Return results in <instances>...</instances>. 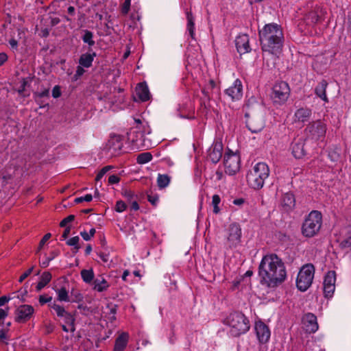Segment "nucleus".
Masks as SVG:
<instances>
[{
    "mask_svg": "<svg viewBox=\"0 0 351 351\" xmlns=\"http://www.w3.org/2000/svg\"><path fill=\"white\" fill-rule=\"evenodd\" d=\"M261 283L268 287H275L282 283L287 272L284 263L276 254L264 256L258 267Z\"/></svg>",
    "mask_w": 351,
    "mask_h": 351,
    "instance_id": "1",
    "label": "nucleus"
},
{
    "mask_svg": "<svg viewBox=\"0 0 351 351\" xmlns=\"http://www.w3.org/2000/svg\"><path fill=\"white\" fill-rule=\"evenodd\" d=\"M259 40L263 51L278 56L282 51L284 34L280 25L268 23L259 29Z\"/></svg>",
    "mask_w": 351,
    "mask_h": 351,
    "instance_id": "2",
    "label": "nucleus"
},
{
    "mask_svg": "<svg viewBox=\"0 0 351 351\" xmlns=\"http://www.w3.org/2000/svg\"><path fill=\"white\" fill-rule=\"evenodd\" d=\"M230 328L229 332L233 337H239L246 333L250 328L249 319L241 312L230 313L223 321Z\"/></svg>",
    "mask_w": 351,
    "mask_h": 351,
    "instance_id": "3",
    "label": "nucleus"
},
{
    "mask_svg": "<svg viewBox=\"0 0 351 351\" xmlns=\"http://www.w3.org/2000/svg\"><path fill=\"white\" fill-rule=\"evenodd\" d=\"M269 169L265 162L256 163L247 175L248 184L254 189L263 188L265 180L269 177Z\"/></svg>",
    "mask_w": 351,
    "mask_h": 351,
    "instance_id": "4",
    "label": "nucleus"
},
{
    "mask_svg": "<svg viewBox=\"0 0 351 351\" xmlns=\"http://www.w3.org/2000/svg\"><path fill=\"white\" fill-rule=\"evenodd\" d=\"M322 215L318 210H312L305 218L302 226V233L305 237L315 236L321 228Z\"/></svg>",
    "mask_w": 351,
    "mask_h": 351,
    "instance_id": "5",
    "label": "nucleus"
},
{
    "mask_svg": "<svg viewBox=\"0 0 351 351\" xmlns=\"http://www.w3.org/2000/svg\"><path fill=\"white\" fill-rule=\"evenodd\" d=\"M315 273L314 266L311 264L305 265L300 270L296 280L298 289L302 291H306L311 285Z\"/></svg>",
    "mask_w": 351,
    "mask_h": 351,
    "instance_id": "6",
    "label": "nucleus"
},
{
    "mask_svg": "<svg viewBox=\"0 0 351 351\" xmlns=\"http://www.w3.org/2000/svg\"><path fill=\"white\" fill-rule=\"evenodd\" d=\"M290 95V88L285 82L276 83L273 86L271 98L276 104H285Z\"/></svg>",
    "mask_w": 351,
    "mask_h": 351,
    "instance_id": "7",
    "label": "nucleus"
},
{
    "mask_svg": "<svg viewBox=\"0 0 351 351\" xmlns=\"http://www.w3.org/2000/svg\"><path fill=\"white\" fill-rule=\"evenodd\" d=\"M242 231L239 223H231L227 230V245L229 247H236L241 243Z\"/></svg>",
    "mask_w": 351,
    "mask_h": 351,
    "instance_id": "8",
    "label": "nucleus"
},
{
    "mask_svg": "<svg viewBox=\"0 0 351 351\" xmlns=\"http://www.w3.org/2000/svg\"><path fill=\"white\" fill-rule=\"evenodd\" d=\"M223 165L226 173L235 174L240 169L239 156L233 152L226 153L224 156Z\"/></svg>",
    "mask_w": 351,
    "mask_h": 351,
    "instance_id": "9",
    "label": "nucleus"
},
{
    "mask_svg": "<svg viewBox=\"0 0 351 351\" xmlns=\"http://www.w3.org/2000/svg\"><path fill=\"white\" fill-rule=\"evenodd\" d=\"M306 131L313 139L318 140L324 136L326 128L323 122L317 121L310 123L306 128Z\"/></svg>",
    "mask_w": 351,
    "mask_h": 351,
    "instance_id": "10",
    "label": "nucleus"
},
{
    "mask_svg": "<svg viewBox=\"0 0 351 351\" xmlns=\"http://www.w3.org/2000/svg\"><path fill=\"white\" fill-rule=\"evenodd\" d=\"M336 273L335 271H329L325 276L323 285L324 296L331 298L335 289Z\"/></svg>",
    "mask_w": 351,
    "mask_h": 351,
    "instance_id": "11",
    "label": "nucleus"
},
{
    "mask_svg": "<svg viewBox=\"0 0 351 351\" xmlns=\"http://www.w3.org/2000/svg\"><path fill=\"white\" fill-rule=\"evenodd\" d=\"M34 309L32 306L23 304L19 306L16 310L15 320L17 322H25L32 316Z\"/></svg>",
    "mask_w": 351,
    "mask_h": 351,
    "instance_id": "12",
    "label": "nucleus"
},
{
    "mask_svg": "<svg viewBox=\"0 0 351 351\" xmlns=\"http://www.w3.org/2000/svg\"><path fill=\"white\" fill-rule=\"evenodd\" d=\"M312 115V110L308 108H300L296 110L293 117V121L301 126H303L305 123L309 121Z\"/></svg>",
    "mask_w": 351,
    "mask_h": 351,
    "instance_id": "13",
    "label": "nucleus"
},
{
    "mask_svg": "<svg viewBox=\"0 0 351 351\" xmlns=\"http://www.w3.org/2000/svg\"><path fill=\"white\" fill-rule=\"evenodd\" d=\"M226 94L232 101L239 100L243 96V85L240 80L237 79L233 84L226 90Z\"/></svg>",
    "mask_w": 351,
    "mask_h": 351,
    "instance_id": "14",
    "label": "nucleus"
},
{
    "mask_svg": "<svg viewBox=\"0 0 351 351\" xmlns=\"http://www.w3.org/2000/svg\"><path fill=\"white\" fill-rule=\"evenodd\" d=\"M245 117H247L246 120V125L249 130L252 133H258L264 128L265 123L261 117H249L248 114H245Z\"/></svg>",
    "mask_w": 351,
    "mask_h": 351,
    "instance_id": "15",
    "label": "nucleus"
},
{
    "mask_svg": "<svg viewBox=\"0 0 351 351\" xmlns=\"http://www.w3.org/2000/svg\"><path fill=\"white\" fill-rule=\"evenodd\" d=\"M222 144L214 143L208 150V159L213 163L218 162L222 156Z\"/></svg>",
    "mask_w": 351,
    "mask_h": 351,
    "instance_id": "16",
    "label": "nucleus"
},
{
    "mask_svg": "<svg viewBox=\"0 0 351 351\" xmlns=\"http://www.w3.org/2000/svg\"><path fill=\"white\" fill-rule=\"evenodd\" d=\"M255 330L257 337L261 343H266L270 337V330L268 326L262 322H256Z\"/></svg>",
    "mask_w": 351,
    "mask_h": 351,
    "instance_id": "17",
    "label": "nucleus"
},
{
    "mask_svg": "<svg viewBox=\"0 0 351 351\" xmlns=\"http://www.w3.org/2000/svg\"><path fill=\"white\" fill-rule=\"evenodd\" d=\"M235 45L237 51L240 54H244L251 51L249 45V37L247 34L239 35L235 40Z\"/></svg>",
    "mask_w": 351,
    "mask_h": 351,
    "instance_id": "18",
    "label": "nucleus"
},
{
    "mask_svg": "<svg viewBox=\"0 0 351 351\" xmlns=\"http://www.w3.org/2000/svg\"><path fill=\"white\" fill-rule=\"evenodd\" d=\"M303 323L307 332H315L318 329L317 317L311 313H306L303 317Z\"/></svg>",
    "mask_w": 351,
    "mask_h": 351,
    "instance_id": "19",
    "label": "nucleus"
},
{
    "mask_svg": "<svg viewBox=\"0 0 351 351\" xmlns=\"http://www.w3.org/2000/svg\"><path fill=\"white\" fill-rule=\"evenodd\" d=\"M280 204L284 211L289 212L292 210L295 205V199L293 194L291 193L283 194L280 199Z\"/></svg>",
    "mask_w": 351,
    "mask_h": 351,
    "instance_id": "20",
    "label": "nucleus"
},
{
    "mask_svg": "<svg viewBox=\"0 0 351 351\" xmlns=\"http://www.w3.org/2000/svg\"><path fill=\"white\" fill-rule=\"evenodd\" d=\"M292 154L296 158H301L305 155L304 142L302 138L295 140L292 143Z\"/></svg>",
    "mask_w": 351,
    "mask_h": 351,
    "instance_id": "21",
    "label": "nucleus"
},
{
    "mask_svg": "<svg viewBox=\"0 0 351 351\" xmlns=\"http://www.w3.org/2000/svg\"><path fill=\"white\" fill-rule=\"evenodd\" d=\"M129 340V335L127 332H122L116 339L113 351H124Z\"/></svg>",
    "mask_w": 351,
    "mask_h": 351,
    "instance_id": "22",
    "label": "nucleus"
},
{
    "mask_svg": "<svg viewBox=\"0 0 351 351\" xmlns=\"http://www.w3.org/2000/svg\"><path fill=\"white\" fill-rule=\"evenodd\" d=\"M136 93L138 99L142 101H146L150 98L149 88L146 84L140 83L136 87Z\"/></svg>",
    "mask_w": 351,
    "mask_h": 351,
    "instance_id": "23",
    "label": "nucleus"
},
{
    "mask_svg": "<svg viewBox=\"0 0 351 351\" xmlns=\"http://www.w3.org/2000/svg\"><path fill=\"white\" fill-rule=\"evenodd\" d=\"M93 289L98 292L106 291L109 287L108 282L103 276L95 278L93 282Z\"/></svg>",
    "mask_w": 351,
    "mask_h": 351,
    "instance_id": "24",
    "label": "nucleus"
},
{
    "mask_svg": "<svg viewBox=\"0 0 351 351\" xmlns=\"http://www.w3.org/2000/svg\"><path fill=\"white\" fill-rule=\"evenodd\" d=\"M96 56V53H86L82 54L79 59V64L83 67L89 68L92 66L94 58Z\"/></svg>",
    "mask_w": 351,
    "mask_h": 351,
    "instance_id": "25",
    "label": "nucleus"
},
{
    "mask_svg": "<svg viewBox=\"0 0 351 351\" xmlns=\"http://www.w3.org/2000/svg\"><path fill=\"white\" fill-rule=\"evenodd\" d=\"M186 16L187 20L186 29L189 32V36L192 39L195 38V23H194V17L191 11H186Z\"/></svg>",
    "mask_w": 351,
    "mask_h": 351,
    "instance_id": "26",
    "label": "nucleus"
},
{
    "mask_svg": "<svg viewBox=\"0 0 351 351\" xmlns=\"http://www.w3.org/2000/svg\"><path fill=\"white\" fill-rule=\"evenodd\" d=\"M327 82L325 80H322L315 88V94L322 99L325 101H328V98L326 95V88L327 86Z\"/></svg>",
    "mask_w": 351,
    "mask_h": 351,
    "instance_id": "27",
    "label": "nucleus"
},
{
    "mask_svg": "<svg viewBox=\"0 0 351 351\" xmlns=\"http://www.w3.org/2000/svg\"><path fill=\"white\" fill-rule=\"evenodd\" d=\"M51 274L49 271H45L40 276V281L36 285L37 291H40L43 289L51 280Z\"/></svg>",
    "mask_w": 351,
    "mask_h": 351,
    "instance_id": "28",
    "label": "nucleus"
},
{
    "mask_svg": "<svg viewBox=\"0 0 351 351\" xmlns=\"http://www.w3.org/2000/svg\"><path fill=\"white\" fill-rule=\"evenodd\" d=\"M81 277L84 282L86 284L93 283L95 277L93 270L90 269H82L80 272Z\"/></svg>",
    "mask_w": 351,
    "mask_h": 351,
    "instance_id": "29",
    "label": "nucleus"
},
{
    "mask_svg": "<svg viewBox=\"0 0 351 351\" xmlns=\"http://www.w3.org/2000/svg\"><path fill=\"white\" fill-rule=\"evenodd\" d=\"M64 319V322L66 324L69 325L70 327V332H74L75 331V315L66 312L65 315L62 317Z\"/></svg>",
    "mask_w": 351,
    "mask_h": 351,
    "instance_id": "30",
    "label": "nucleus"
},
{
    "mask_svg": "<svg viewBox=\"0 0 351 351\" xmlns=\"http://www.w3.org/2000/svg\"><path fill=\"white\" fill-rule=\"evenodd\" d=\"M57 300L60 302H69V291L65 287L56 289Z\"/></svg>",
    "mask_w": 351,
    "mask_h": 351,
    "instance_id": "31",
    "label": "nucleus"
},
{
    "mask_svg": "<svg viewBox=\"0 0 351 351\" xmlns=\"http://www.w3.org/2000/svg\"><path fill=\"white\" fill-rule=\"evenodd\" d=\"M171 180V178L166 174H158L157 178L158 186L160 189H164L167 187Z\"/></svg>",
    "mask_w": 351,
    "mask_h": 351,
    "instance_id": "32",
    "label": "nucleus"
},
{
    "mask_svg": "<svg viewBox=\"0 0 351 351\" xmlns=\"http://www.w3.org/2000/svg\"><path fill=\"white\" fill-rule=\"evenodd\" d=\"M152 159V155L150 152H143L137 156L136 162L139 165H143L149 162Z\"/></svg>",
    "mask_w": 351,
    "mask_h": 351,
    "instance_id": "33",
    "label": "nucleus"
},
{
    "mask_svg": "<svg viewBox=\"0 0 351 351\" xmlns=\"http://www.w3.org/2000/svg\"><path fill=\"white\" fill-rule=\"evenodd\" d=\"M84 34L82 37L84 43H87L90 47H92L95 45V41L93 40V34L89 30H84Z\"/></svg>",
    "mask_w": 351,
    "mask_h": 351,
    "instance_id": "34",
    "label": "nucleus"
},
{
    "mask_svg": "<svg viewBox=\"0 0 351 351\" xmlns=\"http://www.w3.org/2000/svg\"><path fill=\"white\" fill-rule=\"evenodd\" d=\"M49 306L56 311L57 316L59 317H63L65 315V313L67 312L65 311L64 307L61 306L59 304H56L55 302L50 303L49 304Z\"/></svg>",
    "mask_w": 351,
    "mask_h": 351,
    "instance_id": "35",
    "label": "nucleus"
},
{
    "mask_svg": "<svg viewBox=\"0 0 351 351\" xmlns=\"http://www.w3.org/2000/svg\"><path fill=\"white\" fill-rule=\"evenodd\" d=\"M221 202V198L219 195H214L212 197V205L213 206V213L217 214L220 211L219 204Z\"/></svg>",
    "mask_w": 351,
    "mask_h": 351,
    "instance_id": "36",
    "label": "nucleus"
},
{
    "mask_svg": "<svg viewBox=\"0 0 351 351\" xmlns=\"http://www.w3.org/2000/svg\"><path fill=\"white\" fill-rule=\"evenodd\" d=\"M35 98L38 103H41L40 101L41 99L43 98H49V91L48 89H45L44 90L41 92L36 93L35 94Z\"/></svg>",
    "mask_w": 351,
    "mask_h": 351,
    "instance_id": "37",
    "label": "nucleus"
},
{
    "mask_svg": "<svg viewBox=\"0 0 351 351\" xmlns=\"http://www.w3.org/2000/svg\"><path fill=\"white\" fill-rule=\"evenodd\" d=\"M79 241V237H73L66 241V244L69 246H73L75 250L78 251L79 249L80 248V246L78 245Z\"/></svg>",
    "mask_w": 351,
    "mask_h": 351,
    "instance_id": "38",
    "label": "nucleus"
},
{
    "mask_svg": "<svg viewBox=\"0 0 351 351\" xmlns=\"http://www.w3.org/2000/svg\"><path fill=\"white\" fill-rule=\"evenodd\" d=\"M126 204L124 202L119 200L117 201L115 206V210L118 213H121L126 209Z\"/></svg>",
    "mask_w": 351,
    "mask_h": 351,
    "instance_id": "39",
    "label": "nucleus"
},
{
    "mask_svg": "<svg viewBox=\"0 0 351 351\" xmlns=\"http://www.w3.org/2000/svg\"><path fill=\"white\" fill-rule=\"evenodd\" d=\"M93 199V196L91 194H86L85 196L79 197L75 198V202L77 204L81 203L84 201L85 202H90Z\"/></svg>",
    "mask_w": 351,
    "mask_h": 351,
    "instance_id": "40",
    "label": "nucleus"
},
{
    "mask_svg": "<svg viewBox=\"0 0 351 351\" xmlns=\"http://www.w3.org/2000/svg\"><path fill=\"white\" fill-rule=\"evenodd\" d=\"M307 18L308 19H311L313 23H315L319 21V16L316 12L312 11L308 14Z\"/></svg>",
    "mask_w": 351,
    "mask_h": 351,
    "instance_id": "41",
    "label": "nucleus"
},
{
    "mask_svg": "<svg viewBox=\"0 0 351 351\" xmlns=\"http://www.w3.org/2000/svg\"><path fill=\"white\" fill-rule=\"evenodd\" d=\"M130 3H131V0H125L123 5H122V8H121V12L123 14H127L130 10Z\"/></svg>",
    "mask_w": 351,
    "mask_h": 351,
    "instance_id": "42",
    "label": "nucleus"
},
{
    "mask_svg": "<svg viewBox=\"0 0 351 351\" xmlns=\"http://www.w3.org/2000/svg\"><path fill=\"white\" fill-rule=\"evenodd\" d=\"M75 219V216L73 215H70L64 219L60 223L61 227H66L67 224L71 221H73Z\"/></svg>",
    "mask_w": 351,
    "mask_h": 351,
    "instance_id": "43",
    "label": "nucleus"
},
{
    "mask_svg": "<svg viewBox=\"0 0 351 351\" xmlns=\"http://www.w3.org/2000/svg\"><path fill=\"white\" fill-rule=\"evenodd\" d=\"M56 256V254H55V252H52L51 256L46 257L45 260H44L40 263V266L43 268L47 267L49 265V262L51 261H52L55 258Z\"/></svg>",
    "mask_w": 351,
    "mask_h": 351,
    "instance_id": "44",
    "label": "nucleus"
},
{
    "mask_svg": "<svg viewBox=\"0 0 351 351\" xmlns=\"http://www.w3.org/2000/svg\"><path fill=\"white\" fill-rule=\"evenodd\" d=\"M147 199L153 206H156L159 198L156 195H147Z\"/></svg>",
    "mask_w": 351,
    "mask_h": 351,
    "instance_id": "45",
    "label": "nucleus"
},
{
    "mask_svg": "<svg viewBox=\"0 0 351 351\" xmlns=\"http://www.w3.org/2000/svg\"><path fill=\"white\" fill-rule=\"evenodd\" d=\"M123 143L120 141L116 139V143H114L113 147H110V149L114 150V154H117V152L121 149Z\"/></svg>",
    "mask_w": 351,
    "mask_h": 351,
    "instance_id": "46",
    "label": "nucleus"
},
{
    "mask_svg": "<svg viewBox=\"0 0 351 351\" xmlns=\"http://www.w3.org/2000/svg\"><path fill=\"white\" fill-rule=\"evenodd\" d=\"M109 314L111 315L109 318L112 320H114L116 319L115 314L117 313V306L116 305H112L109 306Z\"/></svg>",
    "mask_w": 351,
    "mask_h": 351,
    "instance_id": "47",
    "label": "nucleus"
},
{
    "mask_svg": "<svg viewBox=\"0 0 351 351\" xmlns=\"http://www.w3.org/2000/svg\"><path fill=\"white\" fill-rule=\"evenodd\" d=\"M34 267H31L24 272L19 278V282H22L26 278H27L33 271Z\"/></svg>",
    "mask_w": 351,
    "mask_h": 351,
    "instance_id": "48",
    "label": "nucleus"
},
{
    "mask_svg": "<svg viewBox=\"0 0 351 351\" xmlns=\"http://www.w3.org/2000/svg\"><path fill=\"white\" fill-rule=\"evenodd\" d=\"M85 72V70L84 69L83 66L80 64L77 66L76 72L75 74V79H77L79 77L82 76Z\"/></svg>",
    "mask_w": 351,
    "mask_h": 351,
    "instance_id": "49",
    "label": "nucleus"
},
{
    "mask_svg": "<svg viewBox=\"0 0 351 351\" xmlns=\"http://www.w3.org/2000/svg\"><path fill=\"white\" fill-rule=\"evenodd\" d=\"M61 95L60 88L58 86H55L52 90V96L54 98H58Z\"/></svg>",
    "mask_w": 351,
    "mask_h": 351,
    "instance_id": "50",
    "label": "nucleus"
},
{
    "mask_svg": "<svg viewBox=\"0 0 351 351\" xmlns=\"http://www.w3.org/2000/svg\"><path fill=\"white\" fill-rule=\"evenodd\" d=\"M119 178L116 175H111L108 178V182L110 184H117L119 182Z\"/></svg>",
    "mask_w": 351,
    "mask_h": 351,
    "instance_id": "51",
    "label": "nucleus"
},
{
    "mask_svg": "<svg viewBox=\"0 0 351 351\" xmlns=\"http://www.w3.org/2000/svg\"><path fill=\"white\" fill-rule=\"evenodd\" d=\"M52 300V298L51 297H48V298H46L45 297L44 295H40V298H39V302L41 304H44L45 303H47V302H51Z\"/></svg>",
    "mask_w": 351,
    "mask_h": 351,
    "instance_id": "52",
    "label": "nucleus"
},
{
    "mask_svg": "<svg viewBox=\"0 0 351 351\" xmlns=\"http://www.w3.org/2000/svg\"><path fill=\"white\" fill-rule=\"evenodd\" d=\"M51 234L50 233H47L43 237V239H41L40 242V247H42V246L45 243V242L49 239V238L51 237Z\"/></svg>",
    "mask_w": 351,
    "mask_h": 351,
    "instance_id": "53",
    "label": "nucleus"
},
{
    "mask_svg": "<svg viewBox=\"0 0 351 351\" xmlns=\"http://www.w3.org/2000/svg\"><path fill=\"white\" fill-rule=\"evenodd\" d=\"M6 332V330L4 329L0 330V341H3L8 339Z\"/></svg>",
    "mask_w": 351,
    "mask_h": 351,
    "instance_id": "54",
    "label": "nucleus"
},
{
    "mask_svg": "<svg viewBox=\"0 0 351 351\" xmlns=\"http://www.w3.org/2000/svg\"><path fill=\"white\" fill-rule=\"evenodd\" d=\"M71 232V226H66V228L64 230V232L62 235V237L63 239H65L68 237L69 234Z\"/></svg>",
    "mask_w": 351,
    "mask_h": 351,
    "instance_id": "55",
    "label": "nucleus"
},
{
    "mask_svg": "<svg viewBox=\"0 0 351 351\" xmlns=\"http://www.w3.org/2000/svg\"><path fill=\"white\" fill-rule=\"evenodd\" d=\"M99 256L103 261V262L106 263L109 260V256L108 254L101 252L99 254Z\"/></svg>",
    "mask_w": 351,
    "mask_h": 351,
    "instance_id": "56",
    "label": "nucleus"
},
{
    "mask_svg": "<svg viewBox=\"0 0 351 351\" xmlns=\"http://www.w3.org/2000/svg\"><path fill=\"white\" fill-rule=\"evenodd\" d=\"M10 300V298H8V297H7L5 295L0 297V306H3Z\"/></svg>",
    "mask_w": 351,
    "mask_h": 351,
    "instance_id": "57",
    "label": "nucleus"
},
{
    "mask_svg": "<svg viewBox=\"0 0 351 351\" xmlns=\"http://www.w3.org/2000/svg\"><path fill=\"white\" fill-rule=\"evenodd\" d=\"M8 59V56L5 53H0V66H1Z\"/></svg>",
    "mask_w": 351,
    "mask_h": 351,
    "instance_id": "58",
    "label": "nucleus"
},
{
    "mask_svg": "<svg viewBox=\"0 0 351 351\" xmlns=\"http://www.w3.org/2000/svg\"><path fill=\"white\" fill-rule=\"evenodd\" d=\"M80 235L85 241H89L91 239V237L86 231L81 232Z\"/></svg>",
    "mask_w": 351,
    "mask_h": 351,
    "instance_id": "59",
    "label": "nucleus"
},
{
    "mask_svg": "<svg viewBox=\"0 0 351 351\" xmlns=\"http://www.w3.org/2000/svg\"><path fill=\"white\" fill-rule=\"evenodd\" d=\"M9 43L10 45V47H12V49H17L18 42L15 39H11L9 41Z\"/></svg>",
    "mask_w": 351,
    "mask_h": 351,
    "instance_id": "60",
    "label": "nucleus"
},
{
    "mask_svg": "<svg viewBox=\"0 0 351 351\" xmlns=\"http://www.w3.org/2000/svg\"><path fill=\"white\" fill-rule=\"evenodd\" d=\"M244 203L243 198H238L233 200V204L237 206H241Z\"/></svg>",
    "mask_w": 351,
    "mask_h": 351,
    "instance_id": "61",
    "label": "nucleus"
},
{
    "mask_svg": "<svg viewBox=\"0 0 351 351\" xmlns=\"http://www.w3.org/2000/svg\"><path fill=\"white\" fill-rule=\"evenodd\" d=\"M82 295L81 293H77L75 294V299L73 300V302H78L82 300Z\"/></svg>",
    "mask_w": 351,
    "mask_h": 351,
    "instance_id": "62",
    "label": "nucleus"
},
{
    "mask_svg": "<svg viewBox=\"0 0 351 351\" xmlns=\"http://www.w3.org/2000/svg\"><path fill=\"white\" fill-rule=\"evenodd\" d=\"M8 315L7 311L0 308V321L3 319Z\"/></svg>",
    "mask_w": 351,
    "mask_h": 351,
    "instance_id": "63",
    "label": "nucleus"
},
{
    "mask_svg": "<svg viewBox=\"0 0 351 351\" xmlns=\"http://www.w3.org/2000/svg\"><path fill=\"white\" fill-rule=\"evenodd\" d=\"M348 30L351 32V12L348 14Z\"/></svg>",
    "mask_w": 351,
    "mask_h": 351,
    "instance_id": "64",
    "label": "nucleus"
}]
</instances>
